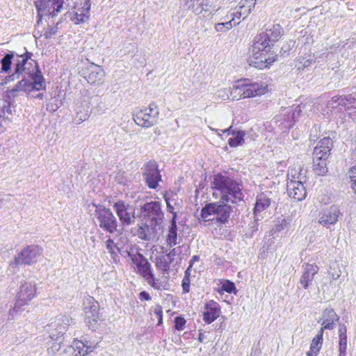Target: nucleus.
<instances>
[{
  "label": "nucleus",
  "mask_w": 356,
  "mask_h": 356,
  "mask_svg": "<svg viewBox=\"0 0 356 356\" xmlns=\"http://www.w3.org/2000/svg\"><path fill=\"white\" fill-rule=\"evenodd\" d=\"M140 216L144 220L138 225L137 236L143 241H149L157 234L164 219L160 202H147L140 207Z\"/></svg>",
  "instance_id": "f257e3e1"
},
{
  "label": "nucleus",
  "mask_w": 356,
  "mask_h": 356,
  "mask_svg": "<svg viewBox=\"0 0 356 356\" xmlns=\"http://www.w3.org/2000/svg\"><path fill=\"white\" fill-rule=\"evenodd\" d=\"M213 188L221 194V200L237 204L243 200L242 184L226 174H217L212 181Z\"/></svg>",
  "instance_id": "f03ea898"
},
{
  "label": "nucleus",
  "mask_w": 356,
  "mask_h": 356,
  "mask_svg": "<svg viewBox=\"0 0 356 356\" xmlns=\"http://www.w3.org/2000/svg\"><path fill=\"white\" fill-rule=\"evenodd\" d=\"M225 200L207 204L201 210V218L205 221L214 220L220 224L228 222L233 207Z\"/></svg>",
  "instance_id": "7ed1b4c3"
},
{
  "label": "nucleus",
  "mask_w": 356,
  "mask_h": 356,
  "mask_svg": "<svg viewBox=\"0 0 356 356\" xmlns=\"http://www.w3.org/2000/svg\"><path fill=\"white\" fill-rule=\"evenodd\" d=\"M42 253V249L38 245H28L15 257V261L10 264L8 271L11 275L17 273L19 271V265H31L35 263Z\"/></svg>",
  "instance_id": "20e7f679"
},
{
  "label": "nucleus",
  "mask_w": 356,
  "mask_h": 356,
  "mask_svg": "<svg viewBox=\"0 0 356 356\" xmlns=\"http://www.w3.org/2000/svg\"><path fill=\"white\" fill-rule=\"evenodd\" d=\"M72 319L67 316H61L58 317L55 321L51 322L48 325V332L49 337L54 341L51 347L52 352H58L61 347L63 343V336L67 330V326L70 325Z\"/></svg>",
  "instance_id": "39448f33"
},
{
  "label": "nucleus",
  "mask_w": 356,
  "mask_h": 356,
  "mask_svg": "<svg viewBox=\"0 0 356 356\" xmlns=\"http://www.w3.org/2000/svg\"><path fill=\"white\" fill-rule=\"evenodd\" d=\"M33 54L26 51L24 54L17 55V59L15 67V72L11 75L6 78V81H15L19 79L20 77H27L30 76L31 72L34 71L35 68L33 63H36L31 57Z\"/></svg>",
  "instance_id": "423d86ee"
},
{
  "label": "nucleus",
  "mask_w": 356,
  "mask_h": 356,
  "mask_svg": "<svg viewBox=\"0 0 356 356\" xmlns=\"http://www.w3.org/2000/svg\"><path fill=\"white\" fill-rule=\"evenodd\" d=\"M36 294V287L34 283L27 281H22L16 296V301L15 307L9 310V316L14 317L18 312L22 310V307L28 305Z\"/></svg>",
  "instance_id": "0eeeda50"
},
{
  "label": "nucleus",
  "mask_w": 356,
  "mask_h": 356,
  "mask_svg": "<svg viewBox=\"0 0 356 356\" xmlns=\"http://www.w3.org/2000/svg\"><path fill=\"white\" fill-rule=\"evenodd\" d=\"M83 309L85 323L92 330H96L99 326L100 315L99 302L92 296L84 299Z\"/></svg>",
  "instance_id": "6e6552de"
},
{
  "label": "nucleus",
  "mask_w": 356,
  "mask_h": 356,
  "mask_svg": "<svg viewBox=\"0 0 356 356\" xmlns=\"http://www.w3.org/2000/svg\"><path fill=\"white\" fill-rule=\"evenodd\" d=\"M159 116V109L154 102H152L148 108L136 112L134 120L138 126L149 128L157 123Z\"/></svg>",
  "instance_id": "1a4fd4ad"
},
{
  "label": "nucleus",
  "mask_w": 356,
  "mask_h": 356,
  "mask_svg": "<svg viewBox=\"0 0 356 356\" xmlns=\"http://www.w3.org/2000/svg\"><path fill=\"white\" fill-rule=\"evenodd\" d=\"M260 37L261 35L258 34L254 39L252 46V56L254 60H258L259 62L261 63L260 66L261 67L266 63H273L275 58L267 56V54L270 52L271 45Z\"/></svg>",
  "instance_id": "9d476101"
},
{
  "label": "nucleus",
  "mask_w": 356,
  "mask_h": 356,
  "mask_svg": "<svg viewBox=\"0 0 356 356\" xmlns=\"http://www.w3.org/2000/svg\"><path fill=\"white\" fill-rule=\"evenodd\" d=\"M96 217L99 227L104 231L110 234H113L117 231V219L109 209L99 208L96 210Z\"/></svg>",
  "instance_id": "9b49d317"
},
{
  "label": "nucleus",
  "mask_w": 356,
  "mask_h": 356,
  "mask_svg": "<svg viewBox=\"0 0 356 356\" xmlns=\"http://www.w3.org/2000/svg\"><path fill=\"white\" fill-rule=\"evenodd\" d=\"M113 209L124 227H127L135 222V210L132 206L122 200L113 204Z\"/></svg>",
  "instance_id": "f8f14e48"
},
{
  "label": "nucleus",
  "mask_w": 356,
  "mask_h": 356,
  "mask_svg": "<svg viewBox=\"0 0 356 356\" xmlns=\"http://www.w3.org/2000/svg\"><path fill=\"white\" fill-rule=\"evenodd\" d=\"M35 4L37 12L53 18L60 12L63 7L64 0H37Z\"/></svg>",
  "instance_id": "ddd939ff"
},
{
  "label": "nucleus",
  "mask_w": 356,
  "mask_h": 356,
  "mask_svg": "<svg viewBox=\"0 0 356 356\" xmlns=\"http://www.w3.org/2000/svg\"><path fill=\"white\" fill-rule=\"evenodd\" d=\"M143 170V176L147 186L152 189L156 188L161 181L157 163L154 161H149L144 165Z\"/></svg>",
  "instance_id": "4468645a"
},
{
  "label": "nucleus",
  "mask_w": 356,
  "mask_h": 356,
  "mask_svg": "<svg viewBox=\"0 0 356 356\" xmlns=\"http://www.w3.org/2000/svg\"><path fill=\"white\" fill-rule=\"evenodd\" d=\"M341 216L342 213L339 207L333 204L319 212L318 222L321 225L330 229L331 226L334 225L339 221V218Z\"/></svg>",
  "instance_id": "2eb2a0df"
},
{
  "label": "nucleus",
  "mask_w": 356,
  "mask_h": 356,
  "mask_svg": "<svg viewBox=\"0 0 356 356\" xmlns=\"http://www.w3.org/2000/svg\"><path fill=\"white\" fill-rule=\"evenodd\" d=\"M185 6L195 15H200L197 22L202 21L201 15L207 17H209L213 12L209 0H186Z\"/></svg>",
  "instance_id": "dca6fc26"
},
{
  "label": "nucleus",
  "mask_w": 356,
  "mask_h": 356,
  "mask_svg": "<svg viewBox=\"0 0 356 356\" xmlns=\"http://www.w3.org/2000/svg\"><path fill=\"white\" fill-rule=\"evenodd\" d=\"M283 32L282 27L277 24L266 26L265 29L261 30L259 34L261 35V38H263L264 40H266L272 46L279 40Z\"/></svg>",
  "instance_id": "f3484780"
},
{
  "label": "nucleus",
  "mask_w": 356,
  "mask_h": 356,
  "mask_svg": "<svg viewBox=\"0 0 356 356\" xmlns=\"http://www.w3.org/2000/svg\"><path fill=\"white\" fill-rule=\"evenodd\" d=\"M287 192L289 197L297 201H301L306 197L307 192L304 184L301 181L291 179L287 183Z\"/></svg>",
  "instance_id": "a211bd4d"
},
{
  "label": "nucleus",
  "mask_w": 356,
  "mask_h": 356,
  "mask_svg": "<svg viewBox=\"0 0 356 356\" xmlns=\"http://www.w3.org/2000/svg\"><path fill=\"white\" fill-rule=\"evenodd\" d=\"M34 68V71L28 76V79L29 78L31 81V90H45L46 83L37 63H35Z\"/></svg>",
  "instance_id": "6ab92c4d"
},
{
  "label": "nucleus",
  "mask_w": 356,
  "mask_h": 356,
  "mask_svg": "<svg viewBox=\"0 0 356 356\" xmlns=\"http://www.w3.org/2000/svg\"><path fill=\"white\" fill-rule=\"evenodd\" d=\"M220 307L218 303L211 300L205 305V311L203 313V319L207 324L211 323L219 317Z\"/></svg>",
  "instance_id": "aec40b11"
},
{
  "label": "nucleus",
  "mask_w": 356,
  "mask_h": 356,
  "mask_svg": "<svg viewBox=\"0 0 356 356\" xmlns=\"http://www.w3.org/2000/svg\"><path fill=\"white\" fill-rule=\"evenodd\" d=\"M90 4L88 1H85L83 6L81 8H75L70 15L71 19L75 24L85 23L88 21L90 17Z\"/></svg>",
  "instance_id": "412c9836"
},
{
  "label": "nucleus",
  "mask_w": 356,
  "mask_h": 356,
  "mask_svg": "<svg viewBox=\"0 0 356 356\" xmlns=\"http://www.w3.org/2000/svg\"><path fill=\"white\" fill-rule=\"evenodd\" d=\"M246 98L264 95L267 91V85L263 82H250L245 80Z\"/></svg>",
  "instance_id": "4be33fe9"
},
{
  "label": "nucleus",
  "mask_w": 356,
  "mask_h": 356,
  "mask_svg": "<svg viewBox=\"0 0 356 356\" xmlns=\"http://www.w3.org/2000/svg\"><path fill=\"white\" fill-rule=\"evenodd\" d=\"M329 156H313V170L318 176H323L328 172Z\"/></svg>",
  "instance_id": "5701e85b"
},
{
  "label": "nucleus",
  "mask_w": 356,
  "mask_h": 356,
  "mask_svg": "<svg viewBox=\"0 0 356 356\" xmlns=\"http://www.w3.org/2000/svg\"><path fill=\"white\" fill-rule=\"evenodd\" d=\"M332 140L329 137L322 138L317 144L313 152V156H329L332 148Z\"/></svg>",
  "instance_id": "b1692460"
},
{
  "label": "nucleus",
  "mask_w": 356,
  "mask_h": 356,
  "mask_svg": "<svg viewBox=\"0 0 356 356\" xmlns=\"http://www.w3.org/2000/svg\"><path fill=\"white\" fill-rule=\"evenodd\" d=\"M21 78L22 79L19 81L11 90L8 91V96L9 98L16 97L19 92L29 93L32 91L30 86L31 81L27 77Z\"/></svg>",
  "instance_id": "393cba45"
},
{
  "label": "nucleus",
  "mask_w": 356,
  "mask_h": 356,
  "mask_svg": "<svg viewBox=\"0 0 356 356\" xmlns=\"http://www.w3.org/2000/svg\"><path fill=\"white\" fill-rule=\"evenodd\" d=\"M318 267L314 264H306L304 273L300 277V283L304 289H307L314 275L318 273Z\"/></svg>",
  "instance_id": "a878e982"
},
{
  "label": "nucleus",
  "mask_w": 356,
  "mask_h": 356,
  "mask_svg": "<svg viewBox=\"0 0 356 356\" xmlns=\"http://www.w3.org/2000/svg\"><path fill=\"white\" fill-rule=\"evenodd\" d=\"M270 204V198L264 193L259 194L257 196L256 203L254 208V214L257 220H260L259 213L266 209Z\"/></svg>",
  "instance_id": "bb28decb"
},
{
  "label": "nucleus",
  "mask_w": 356,
  "mask_h": 356,
  "mask_svg": "<svg viewBox=\"0 0 356 356\" xmlns=\"http://www.w3.org/2000/svg\"><path fill=\"white\" fill-rule=\"evenodd\" d=\"M245 89V80L237 81L236 84L230 89V97L232 100L246 98Z\"/></svg>",
  "instance_id": "cd10ccee"
},
{
  "label": "nucleus",
  "mask_w": 356,
  "mask_h": 356,
  "mask_svg": "<svg viewBox=\"0 0 356 356\" xmlns=\"http://www.w3.org/2000/svg\"><path fill=\"white\" fill-rule=\"evenodd\" d=\"M323 330H320L317 334L314 337L310 344L309 350L307 353V356H317L323 345Z\"/></svg>",
  "instance_id": "c85d7f7f"
},
{
  "label": "nucleus",
  "mask_w": 356,
  "mask_h": 356,
  "mask_svg": "<svg viewBox=\"0 0 356 356\" xmlns=\"http://www.w3.org/2000/svg\"><path fill=\"white\" fill-rule=\"evenodd\" d=\"M104 78V72L102 69L97 65L91 67L88 75L87 81L88 83L95 85L102 83Z\"/></svg>",
  "instance_id": "c756f323"
},
{
  "label": "nucleus",
  "mask_w": 356,
  "mask_h": 356,
  "mask_svg": "<svg viewBox=\"0 0 356 356\" xmlns=\"http://www.w3.org/2000/svg\"><path fill=\"white\" fill-rule=\"evenodd\" d=\"M232 136L228 139V144L231 147H236L244 143L245 131L234 129L232 132Z\"/></svg>",
  "instance_id": "7c9ffc66"
},
{
  "label": "nucleus",
  "mask_w": 356,
  "mask_h": 356,
  "mask_svg": "<svg viewBox=\"0 0 356 356\" xmlns=\"http://www.w3.org/2000/svg\"><path fill=\"white\" fill-rule=\"evenodd\" d=\"M341 103V106L350 113L356 112V99L351 95L343 96V101Z\"/></svg>",
  "instance_id": "2f4dec72"
},
{
  "label": "nucleus",
  "mask_w": 356,
  "mask_h": 356,
  "mask_svg": "<svg viewBox=\"0 0 356 356\" xmlns=\"http://www.w3.org/2000/svg\"><path fill=\"white\" fill-rule=\"evenodd\" d=\"M177 226L170 225L168 228V232L166 236V243L169 247L175 246L177 244Z\"/></svg>",
  "instance_id": "473e14b6"
},
{
  "label": "nucleus",
  "mask_w": 356,
  "mask_h": 356,
  "mask_svg": "<svg viewBox=\"0 0 356 356\" xmlns=\"http://www.w3.org/2000/svg\"><path fill=\"white\" fill-rule=\"evenodd\" d=\"M156 267L162 270L163 273H168L170 270V263L167 260L163 255H159L155 258Z\"/></svg>",
  "instance_id": "72a5a7b5"
},
{
  "label": "nucleus",
  "mask_w": 356,
  "mask_h": 356,
  "mask_svg": "<svg viewBox=\"0 0 356 356\" xmlns=\"http://www.w3.org/2000/svg\"><path fill=\"white\" fill-rule=\"evenodd\" d=\"M306 170H304L302 169H299L298 171L293 169L291 170L288 173V179L290 180L291 179H293L296 181H301V183L304 184L306 181Z\"/></svg>",
  "instance_id": "f704fd0d"
},
{
  "label": "nucleus",
  "mask_w": 356,
  "mask_h": 356,
  "mask_svg": "<svg viewBox=\"0 0 356 356\" xmlns=\"http://www.w3.org/2000/svg\"><path fill=\"white\" fill-rule=\"evenodd\" d=\"M14 58V52L6 54L3 58L1 60V70L4 72H8L10 70L12 65V60Z\"/></svg>",
  "instance_id": "c9c22d12"
},
{
  "label": "nucleus",
  "mask_w": 356,
  "mask_h": 356,
  "mask_svg": "<svg viewBox=\"0 0 356 356\" xmlns=\"http://www.w3.org/2000/svg\"><path fill=\"white\" fill-rule=\"evenodd\" d=\"M137 268L138 273L142 277H146L147 275L152 272V266L147 259H143V261H142V264H139Z\"/></svg>",
  "instance_id": "e433bc0d"
},
{
  "label": "nucleus",
  "mask_w": 356,
  "mask_h": 356,
  "mask_svg": "<svg viewBox=\"0 0 356 356\" xmlns=\"http://www.w3.org/2000/svg\"><path fill=\"white\" fill-rule=\"evenodd\" d=\"M296 67L298 70H304L306 67H309L312 63L315 62V60L309 57V58L300 57L297 60Z\"/></svg>",
  "instance_id": "4c0bfd02"
},
{
  "label": "nucleus",
  "mask_w": 356,
  "mask_h": 356,
  "mask_svg": "<svg viewBox=\"0 0 356 356\" xmlns=\"http://www.w3.org/2000/svg\"><path fill=\"white\" fill-rule=\"evenodd\" d=\"M238 24L239 22H234V24H232V21L229 20L216 24L215 29L218 32H225L230 30L233 26H235Z\"/></svg>",
  "instance_id": "58836bf2"
},
{
  "label": "nucleus",
  "mask_w": 356,
  "mask_h": 356,
  "mask_svg": "<svg viewBox=\"0 0 356 356\" xmlns=\"http://www.w3.org/2000/svg\"><path fill=\"white\" fill-rule=\"evenodd\" d=\"M339 316L334 311V309L330 308L326 309L323 314V321H338Z\"/></svg>",
  "instance_id": "ea45409f"
},
{
  "label": "nucleus",
  "mask_w": 356,
  "mask_h": 356,
  "mask_svg": "<svg viewBox=\"0 0 356 356\" xmlns=\"http://www.w3.org/2000/svg\"><path fill=\"white\" fill-rule=\"evenodd\" d=\"M221 291H225L228 293H234V294L236 293V286H235V284L234 282L229 281V280H225L222 283V285H221V287H220V291L219 292H221Z\"/></svg>",
  "instance_id": "a19ab883"
},
{
  "label": "nucleus",
  "mask_w": 356,
  "mask_h": 356,
  "mask_svg": "<svg viewBox=\"0 0 356 356\" xmlns=\"http://www.w3.org/2000/svg\"><path fill=\"white\" fill-rule=\"evenodd\" d=\"M347 350V335L339 337V356H346Z\"/></svg>",
  "instance_id": "79ce46f5"
},
{
  "label": "nucleus",
  "mask_w": 356,
  "mask_h": 356,
  "mask_svg": "<svg viewBox=\"0 0 356 356\" xmlns=\"http://www.w3.org/2000/svg\"><path fill=\"white\" fill-rule=\"evenodd\" d=\"M106 247L108 252L111 253L114 261L117 262L118 261V258H114V256L116 255V253L115 252V248H116L117 246L114 243L113 239H111L110 237L106 241Z\"/></svg>",
  "instance_id": "37998d69"
},
{
  "label": "nucleus",
  "mask_w": 356,
  "mask_h": 356,
  "mask_svg": "<svg viewBox=\"0 0 356 356\" xmlns=\"http://www.w3.org/2000/svg\"><path fill=\"white\" fill-rule=\"evenodd\" d=\"M295 41L291 40L284 42L280 51L281 55L287 54L295 45Z\"/></svg>",
  "instance_id": "c03bdc74"
},
{
  "label": "nucleus",
  "mask_w": 356,
  "mask_h": 356,
  "mask_svg": "<svg viewBox=\"0 0 356 356\" xmlns=\"http://www.w3.org/2000/svg\"><path fill=\"white\" fill-rule=\"evenodd\" d=\"M59 22L56 23V26H49L43 33V36L46 39L51 38L52 36L55 35L58 32V25Z\"/></svg>",
  "instance_id": "a18cd8bd"
},
{
  "label": "nucleus",
  "mask_w": 356,
  "mask_h": 356,
  "mask_svg": "<svg viewBox=\"0 0 356 356\" xmlns=\"http://www.w3.org/2000/svg\"><path fill=\"white\" fill-rule=\"evenodd\" d=\"M330 270L329 273L334 280H337L341 276V271L337 264H334L332 266H330Z\"/></svg>",
  "instance_id": "49530a36"
},
{
  "label": "nucleus",
  "mask_w": 356,
  "mask_h": 356,
  "mask_svg": "<svg viewBox=\"0 0 356 356\" xmlns=\"http://www.w3.org/2000/svg\"><path fill=\"white\" fill-rule=\"evenodd\" d=\"M350 179L351 182V188L356 194V165L352 167L350 170Z\"/></svg>",
  "instance_id": "de8ad7c7"
},
{
  "label": "nucleus",
  "mask_w": 356,
  "mask_h": 356,
  "mask_svg": "<svg viewBox=\"0 0 356 356\" xmlns=\"http://www.w3.org/2000/svg\"><path fill=\"white\" fill-rule=\"evenodd\" d=\"M186 324V320L181 316H177L175 318V328L177 330H183Z\"/></svg>",
  "instance_id": "09e8293b"
},
{
  "label": "nucleus",
  "mask_w": 356,
  "mask_h": 356,
  "mask_svg": "<svg viewBox=\"0 0 356 356\" xmlns=\"http://www.w3.org/2000/svg\"><path fill=\"white\" fill-rule=\"evenodd\" d=\"M343 96H335L332 98L331 101H330L328 104L332 108L335 107V104H337V106H341V102H343Z\"/></svg>",
  "instance_id": "8fccbe9b"
},
{
  "label": "nucleus",
  "mask_w": 356,
  "mask_h": 356,
  "mask_svg": "<svg viewBox=\"0 0 356 356\" xmlns=\"http://www.w3.org/2000/svg\"><path fill=\"white\" fill-rule=\"evenodd\" d=\"M190 278L184 277L181 282L183 293H187L190 291Z\"/></svg>",
  "instance_id": "3c124183"
},
{
  "label": "nucleus",
  "mask_w": 356,
  "mask_h": 356,
  "mask_svg": "<svg viewBox=\"0 0 356 356\" xmlns=\"http://www.w3.org/2000/svg\"><path fill=\"white\" fill-rule=\"evenodd\" d=\"M243 7L247 6L248 10H252L254 8L256 0H241L239 2Z\"/></svg>",
  "instance_id": "603ef678"
},
{
  "label": "nucleus",
  "mask_w": 356,
  "mask_h": 356,
  "mask_svg": "<svg viewBox=\"0 0 356 356\" xmlns=\"http://www.w3.org/2000/svg\"><path fill=\"white\" fill-rule=\"evenodd\" d=\"M335 322L336 321H323L321 323L322 327L320 330H322L323 332H324V330H332Z\"/></svg>",
  "instance_id": "864d4df0"
},
{
  "label": "nucleus",
  "mask_w": 356,
  "mask_h": 356,
  "mask_svg": "<svg viewBox=\"0 0 356 356\" xmlns=\"http://www.w3.org/2000/svg\"><path fill=\"white\" fill-rule=\"evenodd\" d=\"M257 221L258 220H257V218L254 216V221L249 225L248 230L250 235H252L254 232H256L258 230Z\"/></svg>",
  "instance_id": "5fc2aeb1"
},
{
  "label": "nucleus",
  "mask_w": 356,
  "mask_h": 356,
  "mask_svg": "<svg viewBox=\"0 0 356 356\" xmlns=\"http://www.w3.org/2000/svg\"><path fill=\"white\" fill-rule=\"evenodd\" d=\"M146 258L140 253L138 252L137 255L131 261L138 267L139 264H142V261Z\"/></svg>",
  "instance_id": "6e6d98bb"
},
{
  "label": "nucleus",
  "mask_w": 356,
  "mask_h": 356,
  "mask_svg": "<svg viewBox=\"0 0 356 356\" xmlns=\"http://www.w3.org/2000/svg\"><path fill=\"white\" fill-rule=\"evenodd\" d=\"M75 353H76V350H74V348L73 347V344L67 346L63 351V354L65 356H75L74 355Z\"/></svg>",
  "instance_id": "4d7b16f0"
},
{
  "label": "nucleus",
  "mask_w": 356,
  "mask_h": 356,
  "mask_svg": "<svg viewBox=\"0 0 356 356\" xmlns=\"http://www.w3.org/2000/svg\"><path fill=\"white\" fill-rule=\"evenodd\" d=\"M177 254V249L173 248L170 251L169 253L166 254V257L168 258L169 262L171 264L174 259L175 256Z\"/></svg>",
  "instance_id": "13d9d810"
},
{
  "label": "nucleus",
  "mask_w": 356,
  "mask_h": 356,
  "mask_svg": "<svg viewBox=\"0 0 356 356\" xmlns=\"http://www.w3.org/2000/svg\"><path fill=\"white\" fill-rule=\"evenodd\" d=\"M229 15H230V17H232V19L229 20V21H232V24H234L236 18L240 19L241 17H243L241 16V14H240V13H238L236 10H234L233 12L230 13Z\"/></svg>",
  "instance_id": "bf43d9fd"
},
{
  "label": "nucleus",
  "mask_w": 356,
  "mask_h": 356,
  "mask_svg": "<svg viewBox=\"0 0 356 356\" xmlns=\"http://www.w3.org/2000/svg\"><path fill=\"white\" fill-rule=\"evenodd\" d=\"M286 224V221L285 219H282L281 222L278 221V223L275 226V231L280 232L281 230L284 229Z\"/></svg>",
  "instance_id": "052dcab7"
},
{
  "label": "nucleus",
  "mask_w": 356,
  "mask_h": 356,
  "mask_svg": "<svg viewBox=\"0 0 356 356\" xmlns=\"http://www.w3.org/2000/svg\"><path fill=\"white\" fill-rule=\"evenodd\" d=\"M139 298L140 300H147L148 301V300H151V296L147 291H143L139 293Z\"/></svg>",
  "instance_id": "680f3d73"
},
{
  "label": "nucleus",
  "mask_w": 356,
  "mask_h": 356,
  "mask_svg": "<svg viewBox=\"0 0 356 356\" xmlns=\"http://www.w3.org/2000/svg\"><path fill=\"white\" fill-rule=\"evenodd\" d=\"M338 334L339 337L347 335V329L345 325L339 324Z\"/></svg>",
  "instance_id": "e2e57ef3"
},
{
  "label": "nucleus",
  "mask_w": 356,
  "mask_h": 356,
  "mask_svg": "<svg viewBox=\"0 0 356 356\" xmlns=\"http://www.w3.org/2000/svg\"><path fill=\"white\" fill-rule=\"evenodd\" d=\"M164 200L166 202V205H167V211L169 212V213H172V212H174V207L173 206L171 205V204L170 203V198L166 195H164Z\"/></svg>",
  "instance_id": "0e129e2a"
},
{
  "label": "nucleus",
  "mask_w": 356,
  "mask_h": 356,
  "mask_svg": "<svg viewBox=\"0 0 356 356\" xmlns=\"http://www.w3.org/2000/svg\"><path fill=\"white\" fill-rule=\"evenodd\" d=\"M146 282L151 286L152 284V282L155 280L154 275L153 274V272H151L148 275H147L146 277H143Z\"/></svg>",
  "instance_id": "69168bd1"
},
{
  "label": "nucleus",
  "mask_w": 356,
  "mask_h": 356,
  "mask_svg": "<svg viewBox=\"0 0 356 356\" xmlns=\"http://www.w3.org/2000/svg\"><path fill=\"white\" fill-rule=\"evenodd\" d=\"M146 282L151 286L152 284V282L155 280L154 275L153 274V272H151L148 275H147L146 277H143Z\"/></svg>",
  "instance_id": "338daca9"
},
{
  "label": "nucleus",
  "mask_w": 356,
  "mask_h": 356,
  "mask_svg": "<svg viewBox=\"0 0 356 356\" xmlns=\"http://www.w3.org/2000/svg\"><path fill=\"white\" fill-rule=\"evenodd\" d=\"M154 313L156 315L157 317L163 316V309L161 306L156 305L154 309Z\"/></svg>",
  "instance_id": "774afa93"
}]
</instances>
